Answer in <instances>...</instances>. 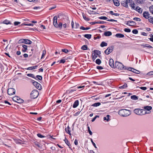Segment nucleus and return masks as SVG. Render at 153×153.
<instances>
[{"mask_svg": "<svg viewBox=\"0 0 153 153\" xmlns=\"http://www.w3.org/2000/svg\"><path fill=\"white\" fill-rule=\"evenodd\" d=\"M118 114L121 116L126 117L130 115L131 111L130 110L126 109H122L118 111Z\"/></svg>", "mask_w": 153, "mask_h": 153, "instance_id": "1", "label": "nucleus"}, {"mask_svg": "<svg viewBox=\"0 0 153 153\" xmlns=\"http://www.w3.org/2000/svg\"><path fill=\"white\" fill-rule=\"evenodd\" d=\"M115 68L119 70H126L127 69L126 67L124 66L122 63L118 62H116L114 64Z\"/></svg>", "mask_w": 153, "mask_h": 153, "instance_id": "2", "label": "nucleus"}, {"mask_svg": "<svg viewBox=\"0 0 153 153\" xmlns=\"http://www.w3.org/2000/svg\"><path fill=\"white\" fill-rule=\"evenodd\" d=\"M143 111V110L142 109L137 108L134 110V112L136 114L141 115H144L147 113L146 112L144 113Z\"/></svg>", "mask_w": 153, "mask_h": 153, "instance_id": "3", "label": "nucleus"}, {"mask_svg": "<svg viewBox=\"0 0 153 153\" xmlns=\"http://www.w3.org/2000/svg\"><path fill=\"white\" fill-rule=\"evenodd\" d=\"M39 95V92L37 90L33 91L30 94L31 97L33 99H35Z\"/></svg>", "mask_w": 153, "mask_h": 153, "instance_id": "4", "label": "nucleus"}, {"mask_svg": "<svg viewBox=\"0 0 153 153\" xmlns=\"http://www.w3.org/2000/svg\"><path fill=\"white\" fill-rule=\"evenodd\" d=\"M94 53H93L92 59L94 61L97 57V56L101 54V52L98 50H94Z\"/></svg>", "mask_w": 153, "mask_h": 153, "instance_id": "5", "label": "nucleus"}, {"mask_svg": "<svg viewBox=\"0 0 153 153\" xmlns=\"http://www.w3.org/2000/svg\"><path fill=\"white\" fill-rule=\"evenodd\" d=\"M13 100L18 103H22L23 102V100L18 96H15L13 98Z\"/></svg>", "mask_w": 153, "mask_h": 153, "instance_id": "6", "label": "nucleus"}, {"mask_svg": "<svg viewBox=\"0 0 153 153\" xmlns=\"http://www.w3.org/2000/svg\"><path fill=\"white\" fill-rule=\"evenodd\" d=\"M130 1V0H125L121 1V5L126 8L128 7V4L129 3V2Z\"/></svg>", "mask_w": 153, "mask_h": 153, "instance_id": "7", "label": "nucleus"}, {"mask_svg": "<svg viewBox=\"0 0 153 153\" xmlns=\"http://www.w3.org/2000/svg\"><path fill=\"white\" fill-rule=\"evenodd\" d=\"M15 89L13 88H9L7 90L8 94L10 95L15 94Z\"/></svg>", "mask_w": 153, "mask_h": 153, "instance_id": "8", "label": "nucleus"}, {"mask_svg": "<svg viewBox=\"0 0 153 153\" xmlns=\"http://www.w3.org/2000/svg\"><path fill=\"white\" fill-rule=\"evenodd\" d=\"M33 85L35 86V87L39 90H40L41 89V85L38 83V82L33 81Z\"/></svg>", "mask_w": 153, "mask_h": 153, "instance_id": "9", "label": "nucleus"}, {"mask_svg": "<svg viewBox=\"0 0 153 153\" xmlns=\"http://www.w3.org/2000/svg\"><path fill=\"white\" fill-rule=\"evenodd\" d=\"M127 70L131 71L132 72L137 74H139L140 73V71L134 69L132 68H129L127 69Z\"/></svg>", "mask_w": 153, "mask_h": 153, "instance_id": "10", "label": "nucleus"}, {"mask_svg": "<svg viewBox=\"0 0 153 153\" xmlns=\"http://www.w3.org/2000/svg\"><path fill=\"white\" fill-rule=\"evenodd\" d=\"M143 17H144L146 19H148L149 17L150 16V14L147 11H145L144 12L143 14Z\"/></svg>", "mask_w": 153, "mask_h": 153, "instance_id": "11", "label": "nucleus"}, {"mask_svg": "<svg viewBox=\"0 0 153 153\" xmlns=\"http://www.w3.org/2000/svg\"><path fill=\"white\" fill-rule=\"evenodd\" d=\"M57 17L56 16H55L53 18V24L54 26L56 27H57V25L58 24L57 22Z\"/></svg>", "mask_w": 153, "mask_h": 153, "instance_id": "12", "label": "nucleus"}, {"mask_svg": "<svg viewBox=\"0 0 153 153\" xmlns=\"http://www.w3.org/2000/svg\"><path fill=\"white\" fill-rule=\"evenodd\" d=\"M129 5L130 6L132 9L134 10L135 8L134 6V1L132 0H130V1L129 2Z\"/></svg>", "mask_w": 153, "mask_h": 153, "instance_id": "13", "label": "nucleus"}, {"mask_svg": "<svg viewBox=\"0 0 153 153\" xmlns=\"http://www.w3.org/2000/svg\"><path fill=\"white\" fill-rule=\"evenodd\" d=\"M113 51V49L111 48H108L105 51V53L106 54H108L111 53Z\"/></svg>", "mask_w": 153, "mask_h": 153, "instance_id": "14", "label": "nucleus"}, {"mask_svg": "<svg viewBox=\"0 0 153 153\" xmlns=\"http://www.w3.org/2000/svg\"><path fill=\"white\" fill-rule=\"evenodd\" d=\"M109 64L110 66L112 68H114V60L113 59H110L109 60Z\"/></svg>", "mask_w": 153, "mask_h": 153, "instance_id": "15", "label": "nucleus"}, {"mask_svg": "<svg viewBox=\"0 0 153 153\" xmlns=\"http://www.w3.org/2000/svg\"><path fill=\"white\" fill-rule=\"evenodd\" d=\"M134 10L138 12L139 13H141L143 11V9L138 6Z\"/></svg>", "mask_w": 153, "mask_h": 153, "instance_id": "16", "label": "nucleus"}, {"mask_svg": "<svg viewBox=\"0 0 153 153\" xmlns=\"http://www.w3.org/2000/svg\"><path fill=\"white\" fill-rule=\"evenodd\" d=\"M135 23L134 22L130 21H127L126 24L127 25L130 26L135 25Z\"/></svg>", "mask_w": 153, "mask_h": 153, "instance_id": "17", "label": "nucleus"}, {"mask_svg": "<svg viewBox=\"0 0 153 153\" xmlns=\"http://www.w3.org/2000/svg\"><path fill=\"white\" fill-rule=\"evenodd\" d=\"M79 101L78 100H76L74 102L73 105V108H76L79 105Z\"/></svg>", "mask_w": 153, "mask_h": 153, "instance_id": "18", "label": "nucleus"}, {"mask_svg": "<svg viewBox=\"0 0 153 153\" xmlns=\"http://www.w3.org/2000/svg\"><path fill=\"white\" fill-rule=\"evenodd\" d=\"M141 45L143 48L147 47L149 48H152V46L148 44H143Z\"/></svg>", "mask_w": 153, "mask_h": 153, "instance_id": "19", "label": "nucleus"}, {"mask_svg": "<svg viewBox=\"0 0 153 153\" xmlns=\"http://www.w3.org/2000/svg\"><path fill=\"white\" fill-rule=\"evenodd\" d=\"M22 46L23 48V49H22V51L23 52H26L27 50V46L25 45H22Z\"/></svg>", "mask_w": 153, "mask_h": 153, "instance_id": "20", "label": "nucleus"}, {"mask_svg": "<svg viewBox=\"0 0 153 153\" xmlns=\"http://www.w3.org/2000/svg\"><path fill=\"white\" fill-rule=\"evenodd\" d=\"M70 127L68 126L67 127V128H65V131L68 134L71 135V131H70Z\"/></svg>", "mask_w": 153, "mask_h": 153, "instance_id": "21", "label": "nucleus"}, {"mask_svg": "<svg viewBox=\"0 0 153 153\" xmlns=\"http://www.w3.org/2000/svg\"><path fill=\"white\" fill-rule=\"evenodd\" d=\"M104 35L105 36H109L111 35L112 33L110 31H106L104 33Z\"/></svg>", "mask_w": 153, "mask_h": 153, "instance_id": "22", "label": "nucleus"}, {"mask_svg": "<svg viewBox=\"0 0 153 153\" xmlns=\"http://www.w3.org/2000/svg\"><path fill=\"white\" fill-rule=\"evenodd\" d=\"M143 108L144 109L147 110L148 111L151 110L152 108L151 106H145L143 107Z\"/></svg>", "mask_w": 153, "mask_h": 153, "instance_id": "23", "label": "nucleus"}, {"mask_svg": "<svg viewBox=\"0 0 153 153\" xmlns=\"http://www.w3.org/2000/svg\"><path fill=\"white\" fill-rule=\"evenodd\" d=\"M37 66H33L30 67H28L26 69L28 70H32L33 69H35L36 68Z\"/></svg>", "mask_w": 153, "mask_h": 153, "instance_id": "24", "label": "nucleus"}, {"mask_svg": "<svg viewBox=\"0 0 153 153\" xmlns=\"http://www.w3.org/2000/svg\"><path fill=\"white\" fill-rule=\"evenodd\" d=\"M114 4L116 6H118L120 5V3L117 0H113Z\"/></svg>", "mask_w": 153, "mask_h": 153, "instance_id": "25", "label": "nucleus"}, {"mask_svg": "<svg viewBox=\"0 0 153 153\" xmlns=\"http://www.w3.org/2000/svg\"><path fill=\"white\" fill-rule=\"evenodd\" d=\"M115 36L117 38H123L124 36V35L121 33H117L116 34Z\"/></svg>", "mask_w": 153, "mask_h": 153, "instance_id": "26", "label": "nucleus"}, {"mask_svg": "<svg viewBox=\"0 0 153 153\" xmlns=\"http://www.w3.org/2000/svg\"><path fill=\"white\" fill-rule=\"evenodd\" d=\"M66 144L70 148H71V144L68 140L65 138L64 140Z\"/></svg>", "mask_w": 153, "mask_h": 153, "instance_id": "27", "label": "nucleus"}, {"mask_svg": "<svg viewBox=\"0 0 153 153\" xmlns=\"http://www.w3.org/2000/svg\"><path fill=\"white\" fill-rule=\"evenodd\" d=\"M110 115H107L106 116L104 117L103 118V120H106L107 122H108L110 120Z\"/></svg>", "mask_w": 153, "mask_h": 153, "instance_id": "28", "label": "nucleus"}, {"mask_svg": "<svg viewBox=\"0 0 153 153\" xmlns=\"http://www.w3.org/2000/svg\"><path fill=\"white\" fill-rule=\"evenodd\" d=\"M32 43V42L28 39H25L24 43L28 44H30Z\"/></svg>", "mask_w": 153, "mask_h": 153, "instance_id": "29", "label": "nucleus"}, {"mask_svg": "<svg viewBox=\"0 0 153 153\" xmlns=\"http://www.w3.org/2000/svg\"><path fill=\"white\" fill-rule=\"evenodd\" d=\"M107 45V43L104 42H102L100 44V46L102 47H103L104 46H106Z\"/></svg>", "mask_w": 153, "mask_h": 153, "instance_id": "30", "label": "nucleus"}, {"mask_svg": "<svg viewBox=\"0 0 153 153\" xmlns=\"http://www.w3.org/2000/svg\"><path fill=\"white\" fill-rule=\"evenodd\" d=\"M101 105L100 103V102H97L95 103L94 104H93L92 105V106H94V107H97L98 106H100Z\"/></svg>", "mask_w": 153, "mask_h": 153, "instance_id": "31", "label": "nucleus"}, {"mask_svg": "<svg viewBox=\"0 0 153 153\" xmlns=\"http://www.w3.org/2000/svg\"><path fill=\"white\" fill-rule=\"evenodd\" d=\"M131 99L134 100H137L138 99L137 97L135 95L131 96Z\"/></svg>", "mask_w": 153, "mask_h": 153, "instance_id": "32", "label": "nucleus"}, {"mask_svg": "<svg viewBox=\"0 0 153 153\" xmlns=\"http://www.w3.org/2000/svg\"><path fill=\"white\" fill-rule=\"evenodd\" d=\"M95 62L96 64L99 65H100L101 63V60L99 59H97L96 60Z\"/></svg>", "mask_w": 153, "mask_h": 153, "instance_id": "33", "label": "nucleus"}, {"mask_svg": "<svg viewBox=\"0 0 153 153\" xmlns=\"http://www.w3.org/2000/svg\"><path fill=\"white\" fill-rule=\"evenodd\" d=\"M91 34H86L84 35V36L88 39H90L91 37Z\"/></svg>", "mask_w": 153, "mask_h": 153, "instance_id": "34", "label": "nucleus"}, {"mask_svg": "<svg viewBox=\"0 0 153 153\" xmlns=\"http://www.w3.org/2000/svg\"><path fill=\"white\" fill-rule=\"evenodd\" d=\"M150 12L153 14V5L149 7Z\"/></svg>", "mask_w": 153, "mask_h": 153, "instance_id": "35", "label": "nucleus"}, {"mask_svg": "<svg viewBox=\"0 0 153 153\" xmlns=\"http://www.w3.org/2000/svg\"><path fill=\"white\" fill-rule=\"evenodd\" d=\"M149 22L153 24V17L150 16L149 19H148Z\"/></svg>", "mask_w": 153, "mask_h": 153, "instance_id": "36", "label": "nucleus"}, {"mask_svg": "<svg viewBox=\"0 0 153 153\" xmlns=\"http://www.w3.org/2000/svg\"><path fill=\"white\" fill-rule=\"evenodd\" d=\"M99 19H100L107 20L108 18L106 16H102L99 17Z\"/></svg>", "mask_w": 153, "mask_h": 153, "instance_id": "37", "label": "nucleus"}, {"mask_svg": "<svg viewBox=\"0 0 153 153\" xmlns=\"http://www.w3.org/2000/svg\"><path fill=\"white\" fill-rule=\"evenodd\" d=\"M87 45H83L81 48V49L83 50H87Z\"/></svg>", "mask_w": 153, "mask_h": 153, "instance_id": "38", "label": "nucleus"}, {"mask_svg": "<svg viewBox=\"0 0 153 153\" xmlns=\"http://www.w3.org/2000/svg\"><path fill=\"white\" fill-rule=\"evenodd\" d=\"M57 25L58 26H57V27H56L59 28L61 29V28H62V23L61 22L59 23V24Z\"/></svg>", "mask_w": 153, "mask_h": 153, "instance_id": "39", "label": "nucleus"}, {"mask_svg": "<svg viewBox=\"0 0 153 153\" xmlns=\"http://www.w3.org/2000/svg\"><path fill=\"white\" fill-rule=\"evenodd\" d=\"M25 41V39H22L20 40H19L18 41V43H24Z\"/></svg>", "mask_w": 153, "mask_h": 153, "instance_id": "40", "label": "nucleus"}, {"mask_svg": "<svg viewBox=\"0 0 153 153\" xmlns=\"http://www.w3.org/2000/svg\"><path fill=\"white\" fill-rule=\"evenodd\" d=\"M127 87V85L126 84H124L123 85L120 86L119 87V88L120 89L124 88Z\"/></svg>", "mask_w": 153, "mask_h": 153, "instance_id": "41", "label": "nucleus"}, {"mask_svg": "<svg viewBox=\"0 0 153 153\" xmlns=\"http://www.w3.org/2000/svg\"><path fill=\"white\" fill-rule=\"evenodd\" d=\"M27 75L29 77H30L34 78H35L34 75L33 74H27Z\"/></svg>", "mask_w": 153, "mask_h": 153, "instance_id": "42", "label": "nucleus"}, {"mask_svg": "<svg viewBox=\"0 0 153 153\" xmlns=\"http://www.w3.org/2000/svg\"><path fill=\"white\" fill-rule=\"evenodd\" d=\"M3 23L4 24H6L7 25H8V24H10V21L6 20H5L4 21Z\"/></svg>", "mask_w": 153, "mask_h": 153, "instance_id": "43", "label": "nucleus"}, {"mask_svg": "<svg viewBox=\"0 0 153 153\" xmlns=\"http://www.w3.org/2000/svg\"><path fill=\"white\" fill-rule=\"evenodd\" d=\"M133 20L137 21L140 22L141 21V19L138 18L134 17L133 18Z\"/></svg>", "mask_w": 153, "mask_h": 153, "instance_id": "44", "label": "nucleus"}, {"mask_svg": "<svg viewBox=\"0 0 153 153\" xmlns=\"http://www.w3.org/2000/svg\"><path fill=\"white\" fill-rule=\"evenodd\" d=\"M75 28L76 30H77V29L79 28V23H75Z\"/></svg>", "mask_w": 153, "mask_h": 153, "instance_id": "45", "label": "nucleus"}, {"mask_svg": "<svg viewBox=\"0 0 153 153\" xmlns=\"http://www.w3.org/2000/svg\"><path fill=\"white\" fill-rule=\"evenodd\" d=\"M149 36L150 38H149V39L150 41L153 42V35L152 34H151Z\"/></svg>", "mask_w": 153, "mask_h": 153, "instance_id": "46", "label": "nucleus"}, {"mask_svg": "<svg viewBox=\"0 0 153 153\" xmlns=\"http://www.w3.org/2000/svg\"><path fill=\"white\" fill-rule=\"evenodd\" d=\"M124 31L125 32L129 33L131 32V30L128 28H126L124 29Z\"/></svg>", "mask_w": 153, "mask_h": 153, "instance_id": "47", "label": "nucleus"}, {"mask_svg": "<svg viewBox=\"0 0 153 153\" xmlns=\"http://www.w3.org/2000/svg\"><path fill=\"white\" fill-rule=\"evenodd\" d=\"M88 131L89 133V134L91 135H92V133L91 131V130H90V128L89 126L88 127Z\"/></svg>", "mask_w": 153, "mask_h": 153, "instance_id": "48", "label": "nucleus"}, {"mask_svg": "<svg viewBox=\"0 0 153 153\" xmlns=\"http://www.w3.org/2000/svg\"><path fill=\"white\" fill-rule=\"evenodd\" d=\"M62 51L63 52L65 53H67L68 52V50L67 49H62Z\"/></svg>", "mask_w": 153, "mask_h": 153, "instance_id": "49", "label": "nucleus"}, {"mask_svg": "<svg viewBox=\"0 0 153 153\" xmlns=\"http://www.w3.org/2000/svg\"><path fill=\"white\" fill-rule=\"evenodd\" d=\"M37 136L39 137H40V138H43V137H45L44 136L42 135L41 134H39V133H38L37 134Z\"/></svg>", "mask_w": 153, "mask_h": 153, "instance_id": "50", "label": "nucleus"}, {"mask_svg": "<svg viewBox=\"0 0 153 153\" xmlns=\"http://www.w3.org/2000/svg\"><path fill=\"white\" fill-rule=\"evenodd\" d=\"M36 77L38 79L40 80H41L42 79V76L40 75H37L36 76Z\"/></svg>", "mask_w": 153, "mask_h": 153, "instance_id": "51", "label": "nucleus"}, {"mask_svg": "<svg viewBox=\"0 0 153 153\" xmlns=\"http://www.w3.org/2000/svg\"><path fill=\"white\" fill-rule=\"evenodd\" d=\"M138 4L142 3L144 0H136Z\"/></svg>", "mask_w": 153, "mask_h": 153, "instance_id": "52", "label": "nucleus"}, {"mask_svg": "<svg viewBox=\"0 0 153 153\" xmlns=\"http://www.w3.org/2000/svg\"><path fill=\"white\" fill-rule=\"evenodd\" d=\"M132 32L134 34H136L138 33V31L136 29H134L132 30Z\"/></svg>", "mask_w": 153, "mask_h": 153, "instance_id": "53", "label": "nucleus"}, {"mask_svg": "<svg viewBox=\"0 0 153 153\" xmlns=\"http://www.w3.org/2000/svg\"><path fill=\"white\" fill-rule=\"evenodd\" d=\"M46 53V52L45 51H42V54L41 57V59L43 58L44 56H45V55Z\"/></svg>", "mask_w": 153, "mask_h": 153, "instance_id": "54", "label": "nucleus"}, {"mask_svg": "<svg viewBox=\"0 0 153 153\" xmlns=\"http://www.w3.org/2000/svg\"><path fill=\"white\" fill-rule=\"evenodd\" d=\"M91 143H92V144L95 147V148H97V147L96 146V144H95V143L93 142L92 139L91 138Z\"/></svg>", "mask_w": 153, "mask_h": 153, "instance_id": "55", "label": "nucleus"}, {"mask_svg": "<svg viewBox=\"0 0 153 153\" xmlns=\"http://www.w3.org/2000/svg\"><path fill=\"white\" fill-rule=\"evenodd\" d=\"M20 23V22H15L14 23V24L15 26H17Z\"/></svg>", "mask_w": 153, "mask_h": 153, "instance_id": "56", "label": "nucleus"}, {"mask_svg": "<svg viewBox=\"0 0 153 153\" xmlns=\"http://www.w3.org/2000/svg\"><path fill=\"white\" fill-rule=\"evenodd\" d=\"M65 62V59H62L59 61V63H64Z\"/></svg>", "mask_w": 153, "mask_h": 153, "instance_id": "57", "label": "nucleus"}, {"mask_svg": "<svg viewBox=\"0 0 153 153\" xmlns=\"http://www.w3.org/2000/svg\"><path fill=\"white\" fill-rule=\"evenodd\" d=\"M97 68L99 70H102L103 68L101 66H97Z\"/></svg>", "mask_w": 153, "mask_h": 153, "instance_id": "58", "label": "nucleus"}, {"mask_svg": "<svg viewBox=\"0 0 153 153\" xmlns=\"http://www.w3.org/2000/svg\"><path fill=\"white\" fill-rule=\"evenodd\" d=\"M71 26L72 29H75V27H74V22L73 21H72L71 22Z\"/></svg>", "mask_w": 153, "mask_h": 153, "instance_id": "59", "label": "nucleus"}, {"mask_svg": "<svg viewBox=\"0 0 153 153\" xmlns=\"http://www.w3.org/2000/svg\"><path fill=\"white\" fill-rule=\"evenodd\" d=\"M140 88L142 90H145L147 89V88L146 87H141Z\"/></svg>", "mask_w": 153, "mask_h": 153, "instance_id": "60", "label": "nucleus"}, {"mask_svg": "<svg viewBox=\"0 0 153 153\" xmlns=\"http://www.w3.org/2000/svg\"><path fill=\"white\" fill-rule=\"evenodd\" d=\"M97 117H99V116H96L95 117L91 120V121L92 122H93L96 119V118Z\"/></svg>", "mask_w": 153, "mask_h": 153, "instance_id": "61", "label": "nucleus"}, {"mask_svg": "<svg viewBox=\"0 0 153 153\" xmlns=\"http://www.w3.org/2000/svg\"><path fill=\"white\" fill-rule=\"evenodd\" d=\"M147 74L149 75H153V71H151L148 72Z\"/></svg>", "mask_w": 153, "mask_h": 153, "instance_id": "62", "label": "nucleus"}, {"mask_svg": "<svg viewBox=\"0 0 153 153\" xmlns=\"http://www.w3.org/2000/svg\"><path fill=\"white\" fill-rule=\"evenodd\" d=\"M104 22L103 21H98L97 22H96V23L97 24H103L104 23Z\"/></svg>", "mask_w": 153, "mask_h": 153, "instance_id": "63", "label": "nucleus"}, {"mask_svg": "<svg viewBox=\"0 0 153 153\" xmlns=\"http://www.w3.org/2000/svg\"><path fill=\"white\" fill-rule=\"evenodd\" d=\"M74 144L76 145H78V141L76 139H75V140L74 141Z\"/></svg>", "mask_w": 153, "mask_h": 153, "instance_id": "64", "label": "nucleus"}]
</instances>
